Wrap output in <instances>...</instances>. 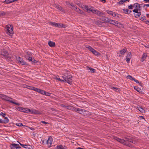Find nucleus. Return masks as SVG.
Returning a JSON list of instances; mask_svg holds the SVG:
<instances>
[{"label":"nucleus","mask_w":149,"mask_h":149,"mask_svg":"<svg viewBox=\"0 0 149 149\" xmlns=\"http://www.w3.org/2000/svg\"><path fill=\"white\" fill-rule=\"evenodd\" d=\"M114 139L122 144L130 147L132 146V145L130 143L134 144L135 143V141H134L130 137H125V138L124 139H121L118 138L117 137L114 136Z\"/></svg>","instance_id":"nucleus-1"},{"label":"nucleus","mask_w":149,"mask_h":149,"mask_svg":"<svg viewBox=\"0 0 149 149\" xmlns=\"http://www.w3.org/2000/svg\"><path fill=\"white\" fill-rule=\"evenodd\" d=\"M0 98L2 100L9 102L11 103L18 106H19L20 105L19 104L14 102L12 101V100L13 99V98L4 94H0Z\"/></svg>","instance_id":"nucleus-2"},{"label":"nucleus","mask_w":149,"mask_h":149,"mask_svg":"<svg viewBox=\"0 0 149 149\" xmlns=\"http://www.w3.org/2000/svg\"><path fill=\"white\" fill-rule=\"evenodd\" d=\"M5 31L6 33L10 36L13 34V27L11 25H7L5 28Z\"/></svg>","instance_id":"nucleus-3"},{"label":"nucleus","mask_w":149,"mask_h":149,"mask_svg":"<svg viewBox=\"0 0 149 149\" xmlns=\"http://www.w3.org/2000/svg\"><path fill=\"white\" fill-rule=\"evenodd\" d=\"M62 77L64 79L62 80L63 82H67L70 84H72V76L71 75H68L65 76L64 75V76H62Z\"/></svg>","instance_id":"nucleus-4"},{"label":"nucleus","mask_w":149,"mask_h":149,"mask_svg":"<svg viewBox=\"0 0 149 149\" xmlns=\"http://www.w3.org/2000/svg\"><path fill=\"white\" fill-rule=\"evenodd\" d=\"M1 54L2 57H5L8 60H10L11 59V58L9 55L8 52L5 50H3L1 52Z\"/></svg>","instance_id":"nucleus-5"},{"label":"nucleus","mask_w":149,"mask_h":149,"mask_svg":"<svg viewBox=\"0 0 149 149\" xmlns=\"http://www.w3.org/2000/svg\"><path fill=\"white\" fill-rule=\"evenodd\" d=\"M50 23H51V24L52 25H53L54 26L57 27L59 28H65L66 27V26L62 24L52 22H51Z\"/></svg>","instance_id":"nucleus-6"},{"label":"nucleus","mask_w":149,"mask_h":149,"mask_svg":"<svg viewBox=\"0 0 149 149\" xmlns=\"http://www.w3.org/2000/svg\"><path fill=\"white\" fill-rule=\"evenodd\" d=\"M107 19V20L104 19V20H103L104 22H108L110 23L111 24H114V25H116L115 24H116V23L117 24H119L120 22H119L117 21H116V22L115 21H114L113 20H112V19Z\"/></svg>","instance_id":"nucleus-7"},{"label":"nucleus","mask_w":149,"mask_h":149,"mask_svg":"<svg viewBox=\"0 0 149 149\" xmlns=\"http://www.w3.org/2000/svg\"><path fill=\"white\" fill-rule=\"evenodd\" d=\"M133 6L134 7H135V8L132 11L133 12L135 13H137V10H140V6L139 4L137 3H134L133 4Z\"/></svg>","instance_id":"nucleus-8"},{"label":"nucleus","mask_w":149,"mask_h":149,"mask_svg":"<svg viewBox=\"0 0 149 149\" xmlns=\"http://www.w3.org/2000/svg\"><path fill=\"white\" fill-rule=\"evenodd\" d=\"M52 141L53 139L51 136H49L48 139L46 141V143L48 145V146L49 148L51 147Z\"/></svg>","instance_id":"nucleus-9"},{"label":"nucleus","mask_w":149,"mask_h":149,"mask_svg":"<svg viewBox=\"0 0 149 149\" xmlns=\"http://www.w3.org/2000/svg\"><path fill=\"white\" fill-rule=\"evenodd\" d=\"M17 109L19 111L26 113H28V112L30 111L29 109L23 107H18Z\"/></svg>","instance_id":"nucleus-10"},{"label":"nucleus","mask_w":149,"mask_h":149,"mask_svg":"<svg viewBox=\"0 0 149 149\" xmlns=\"http://www.w3.org/2000/svg\"><path fill=\"white\" fill-rule=\"evenodd\" d=\"M54 7L57 8L60 11H61L63 13H65L64 10L60 5L58 4H54L53 5Z\"/></svg>","instance_id":"nucleus-11"},{"label":"nucleus","mask_w":149,"mask_h":149,"mask_svg":"<svg viewBox=\"0 0 149 149\" xmlns=\"http://www.w3.org/2000/svg\"><path fill=\"white\" fill-rule=\"evenodd\" d=\"M106 11L108 14L111 15L114 17H116L117 18L119 17L118 16V13H116L115 12H114L112 11L109 10H107Z\"/></svg>","instance_id":"nucleus-12"},{"label":"nucleus","mask_w":149,"mask_h":149,"mask_svg":"<svg viewBox=\"0 0 149 149\" xmlns=\"http://www.w3.org/2000/svg\"><path fill=\"white\" fill-rule=\"evenodd\" d=\"M10 147L11 149H17L21 148L18 144L15 143H12L10 144Z\"/></svg>","instance_id":"nucleus-13"},{"label":"nucleus","mask_w":149,"mask_h":149,"mask_svg":"<svg viewBox=\"0 0 149 149\" xmlns=\"http://www.w3.org/2000/svg\"><path fill=\"white\" fill-rule=\"evenodd\" d=\"M30 111L28 112V113L30 112L31 114H41L40 112L38 111L37 110L35 109H29Z\"/></svg>","instance_id":"nucleus-14"},{"label":"nucleus","mask_w":149,"mask_h":149,"mask_svg":"<svg viewBox=\"0 0 149 149\" xmlns=\"http://www.w3.org/2000/svg\"><path fill=\"white\" fill-rule=\"evenodd\" d=\"M72 9L79 14L83 15H85V13L83 11L79 9V8H77V6H76L74 8H72Z\"/></svg>","instance_id":"nucleus-15"},{"label":"nucleus","mask_w":149,"mask_h":149,"mask_svg":"<svg viewBox=\"0 0 149 149\" xmlns=\"http://www.w3.org/2000/svg\"><path fill=\"white\" fill-rule=\"evenodd\" d=\"M77 110L78 111V113L83 115H85V112H88L87 111L84 110L83 109H77Z\"/></svg>","instance_id":"nucleus-16"},{"label":"nucleus","mask_w":149,"mask_h":149,"mask_svg":"<svg viewBox=\"0 0 149 149\" xmlns=\"http://www.w3.org/2000/svg\"><path fill=\"white\" fill-rule=\"evenodd\" d=\"M56 149H67V147L65 146L62 145H59L57 146L56 148Z\"/></svg>","instance_id":"nucleus-17"},{"label":"nucleus","mask_w":149,"mask_h":149,"mask_svg":"<svg viewBox=\"0 0 149 149\" xmlns=\"http://www.w3.org/2000/svg\"><path fill=\"white\" fill-rule=\"evenodd\" d=\"M4 117L5 118L4 120H1V121H0V123H4L6 124L8 123L9 122V120L7 117H5V116Z\"/></svg>","instance_id":"nucleus-18"},{"label":"nucleus","mask_w":149,"mask_h":149,"mask_svg":"<svg viewBox=\"0 0 149 149\" xmlns=\"http://www.w3.org/2000/svg\"><path fill=\"white\" fill-rule=\"evenodd\" d=\"M48 44L50 47H54L55 46V43L51 41L48 42Z\"/></svg>","instance_id":"nucleus-19"},{"label":"nucleus","mask_w":149,"mask_h":149,"mask_svg":"<svg viewBox=\"0 0 149 149\" xmlns=\"http://www.w3.org/2000/svg\"><path fill=\"white\" fill-rule=\"evenodd\" d=\"M20 145L22 146L23 147L25 148H28L29 149H30V145H26L22 144L21 143H19Z\"/></svg>","instance_id":"nucleus-20"},{"label":"nucleus","mask_w":149,"mask_h":149,"mask_svg":"<svg viewBox=\"0 0 149 149\" xmlns=\"http://www.w3.org/2000/svg\"><path fill=\"white\" fill-rule=\"evenodd\" d=\"M84 8L88 13L90 12V11L92 12V11L93 10L91 8H88V6H84Z\"/></svg>","instance_id":"nucleus-21"},{"label":"nucleus","mask_w":149,"mask_h":149,"mask_svg":"<svg viewBox=\"0 0 149 149\" xmlns=\"http://www.w3.org/2000/svg\"><path fill=\"white\" fill-rule=\"evenodd\" d=\"M147 56V54L144 53H143V55L142 56V58H141V61L142 62H143L145 60Z\"/></svg>","instance_id":"nucleus-22"},{"label":"nucleus","mask_w":149,"mask_h":149,"mask_svg":"<svg viewBox=\"0 0 149 149\" xmlns=\"http://www.w3.org/2000/svg\"><path fill=\"white\" fill-rule=\"evenodd\" d=\"M34 89H34V91L42 94V92H43V90L37 88Z\"/></svg>","instance_id":"nucleus-23"},{"label":"nucleus","mask_w":149,"mask_h":149,"mask_svg":"<svg viewBox=\"0 0 149 149\" xmlns=\"http://www.w3.org/2000/svg\"><path fill=\"white\" fill-rule=\"evenodd\" d=\"M86 69L87 70H90L91 72H94L95 71V69L89 66L86 67Z\"/></svg>","instance_id":"nucleus-24"},{"label":"nucleus","mask_w":149,"mask_h":149,"mask_svg":"<svg viewBox=\"0 0 149 149\" xmlns=\"http://www.w3.org/2000/svg\"><path fill=\"white\" fill-rule=\"evenodd\" d=\"M96 14L98 16H101L102 15H104V14L102 13H101L100 11L97 10Z\"/></svg>","instance_id":"nucleus-25"},{"label":"nucleus","mask_w":149,"mask_h":149,"mask_svg":"<svg viewBox=\"0 0 149 149\" xmlns=\"http://www.w3.org/2000/svg\"><path fill=\"white\" fill-rule=\"evenodd\" d=\"M137 10V13H136V14L134 13V16L137 18H138L141 14V13L140 12H139Z\"/></svg>","instance_id":"nucleus-26"},{"label":"nucleus","mask_w":149,"mask_h":149,"mask_svg":"<svg viewBox=\"0 0 149 149\" xmlns=\"http://www.w3.org/2000/svg\"><path fill=\"white\" fill-rule=\"evenodd\" d=\"M124 13L125 14L130 13L132 12L131 10H129L128 9H123Z\"/></svg>","instance_id":"nucleus-27"},{"label":"nucleus","mask_w":149,"mask_h":149,"mask_svg":"<svg viewBox=\"0 0 149 149\" xmlns=\"http://www.w3.org/2000/svg\"><path fill=\"white\" fill-rule=\"evenodd\" d=\"M42 94L47 96H50L51 95L50 93H49L43 90Z\"/></svg>","instance_id":"nucleus-28"},{"label":"nucleus","mask_w":149,"mask_h":149,"mask_svg":"<svg viewBox=\"0 0 149 149\" xmlns=\"http://www.w3.org/2000/svg\"><path fill=\"white\" fill-rule=\"evenodd\" d=\"M66 109L72 111L75 109V107L71 106H67V107H66Z\"/></svg>","instance_id":"nucleus-29"},{"label":"nucleus","mask_w":149,"mask_h":149,"mask_svg":"<svg viewBox=\"0 0 149 149\" xmlns=\"http://www.w3.org/2000/svg\"><path fill=\"white\" fill-rule=\"evenodd\" d=\"M126 51L127 49H125L120 50V54L123 55L125 54V53L126 52Z\"/></svg>","instance_id":"nucleus-30"},{"label":"nucleus","mask_w":149,"mask_h":149,"mask_svg":"<svg viewBox=\"0 0 149 149\" xmlns=\"http://www.w3.org/2000/svg\"><path fill=\"white\" fill-rule=\"evenodd\" d=\"M93 53L95 55H99L100 54L99 53L97 52L96 50H94L93 51Z\"/></svg>","instance_id":"nucleus-31"},{"label":"nucleus","mask_w":149,"mask_h":149,"mask_svg":"<svg viewBox=\"0 0 149 149\" xmlns=\"http://www.w3.org/2000/svg\"><path fill=\"white\" fill-rule=\"evenodd\" d=\"M126 1V0H121L120 1L117 3L118 4L121 5L123 4L124 2Z\"/></svg>","instance_id":"nucleus-32"},{"label":"nucleus","mask_w":149,"mask_h":149,"mask_svg":"<svg viewBox=\"0 0 149 149\" xmlns=\"http://www.w3.org/2000/svg\"><path fill=\"white\" fill-rule=\"evenodd\" d=\"M134 89L136 90V91L139 92H140L141 91V89L139 88L134 86Z\"/></svg>","instance_id":"nucleus-33"},{"label":"nucleus","mask_w":149,"mask_h":149,"mask_svg":"<svg viewBox=\"0 0 149 149\" xmlns=\"http://www.w3.org/2000/svg\"><path fill=\"white\" fill-rule=\"evenodd\" d=\"M126 78L127 79H129L130 80H133V79H134V78L132 77V76L130 75H128L127 76Z\"/></svg>","instance_id":"nucleus-34"},{"label":"nucleus","mask_w":149,"mask_h":149,"mask_svg":"<svg viewBox=\"0 0 149 149\" xmlns=\"http://www.w3.org/2000/svg\"><path fill=\"white\" fill-rule=\"evenodd\" d=\"M112 89H114L116 90H115V91H116L117 92H119L120 91V88H117L116 87H112Z\"/></svg>","instance_id":"nucleus-35"},{"label":"nucleus","mask_w":149,"mask_h":149,"mask_svg":"<svg viewBox=\"0 0 149 149\" xmlns=\"http://www.w3.org/2000/svg\"><path fill=\"white\" fill-rule=\"evenodd\" d=\"M20 63H21L22 65H27V63L25 62L24 60H23L20 62Z\"/></svg>","instance_id":"nucleus-36"},{"label":"nucleus","mask_w":149,"mask_h":149,"mask_svg":"<svg viewBox=\"0 0 149 149\" xmlns=\"http://www.w3.org/2000/svg\"><path fill=\"white\" fill-rule=\"evenodd\" d=\"M17 59V61H19L20 63L23 59L22 58L19 56L18 57Z\"/></svg>","instance_id":"nucleus-37"},{"label":"nucleus","mask_w":149,"mask_h":149,"mask_svg":"<svg viewBox=\"0 0 149 149\" xmlns=\"http://www.w3.org/2000/svg\"><path fill=\"white\" fill-rule=\"evenodd\" d=\"M3 3H4L8 4L11 3L9 0H5V1H3Z\"/></svg>","instance_id":"nucleus-38"},{"label":"nucleus","mask_w":149,"mask_h":149,"mask_svg":"<svg viewBox=\"0 0 149 149\" xmlns=\"http://www.w3.org/2000/svg\"><path fill=\"white\" fill-rule=\"evenodd\" d=\"M88 48L89 50L93 53V51L94 50V49L91 46H89L88 47Z\"/></svg>","instance_id":"nucleus-39"},{"label":"nucleus","mask_w":149,"mask_h":149,"mask_svg":"<svg viewBox=\"0 0 149 149\" xmlns=\"http://www.w3.org/2000/svg\"><path fill=\"white\" fill-rule=\"evenodd\" d=\"M88 48L89 50L93 53V51L94 50V49L91 46H89L88 47Z\"/></svg>","instance_id":"nucleus-40"},{"label":"nucleus","mask_w":149,"mask_h":149,"mask_svg":"<svg viewBox=\"0 0 149 149\" xmlns=\"http://www.w3.org/2000/svg\"><path fill=\"white\" fill-rule=\"evenodd\" d=\"M131 56H132V55H131V53L129 52L128 53L127 55L126 56V57L129 58H131Z\"/></svg>","instance_id":"nucleus-41"},{"label":"nucleus","mask_w":149,"mask_h":149,"mask_svg":"<svg viewBox=\"0 0 149 149\" xmlns=\"http://www.w3.org/2000/svg\"><path fill=\"white\" fill-rule=\"evenodd\" d=\"M133 80H134L136 83H138L139 85H141V83L139 82L138 80L136 79L135 78H134V79H133Z\"/></svg>","instance_id":"nucleus-42"},{"label":"nucleus","mask_w":149,"mask_h":149,"mask_svg":"<svg viewBox=\"0 0 149 149\" xmlns=\"http://www.w3.org/2000/svg\"><path fill=\"white\" fill-rule=\"evenodd\" d=\"M16 125L19 127H22L23 126V124L21 123H16Z\"/></svg>","instance_id":"nucleus-43"},{"label":"nucleus","mask_w":149,"mask_h":149,"mask_svg":"<svg viewBox=\"0 0 149 149\" xmlns=\"http://www.w3.org/2000/svg\"><path fill=\"white\" fill-rule=\"evenodd\" d=\"M6 14V13L2 11L1 12H0V16H3L4 15H5Z\"/></svg>","instance_id":"nucleus-44"},{"label":"nucleus","mask_w":149,"mask_h":149,"mask_svg":"<svg viewBox=\"0 0 149 149\" xmlns=\"http://www.w3.org/2000/svg\"><path fill=\"white\" fill-rule=\"evenodd\" d=\"M139 110L141 113H143L144 111V109L141 108H139Z\"/></svg>","instance_id":"nucleus-45"},{"label":"nucleus","mask_w":149,"mask_h":149,"mask_svg":"<svg viewBox=\"0 0 149 149\" xmlns=\"http://www.w3.org/2000/svg\"><path fill=\"white\" fill-rule=\"evenodd\" d=\"M130 60V58H126V61L127 63H129Z\"/></svg>","instance_id":"nucleus-46"},{"label":"nucleus","mask_w":149,"mask_h":149,"mask_svg":"<svg viewBox=\"0 0 149 149\" xmlns=\"http://www.w3.org/2000/svg\"><path fill=\"white\" fill-rule=\"evenodd\" d=\"M70 5L71 6L72 8L70 7L72 9V8H74L76 7V6H74L73 4L72 3H71L70 4Z\"/></svg>","instance_id":"nucleus-47"},{"label":"nucleus","mask_w":149,"mask_h":149,"mask_svg":"<svg viewBox=\"0 0 149 149\" xmlns=\"http://www.w3.org/2000/svg\"><path fill=\"white\" fill-rule=\"evenodd\" d=\"M133 7H134L133 5H132L131 4L128 7V8L129 9H132Z\"/></svg>","instance_id":"nucleus-48"},{"label":"nucleus","mask_w":149,"mask_h":149,"mask_svg":"<svg viewBox=\"0 0 149 149\" xmlns=\"http://www.w3.org/2000/svg\"><path fill=\"white\" fill-rule=\"evenodd\" d=\"M146 19V17L145 16H144L143 17H142L140 19L142 21H143L144 20H145Z\"/></svg>","instance_id":"nucleus-49"},{"label":"nucleus","mask_w":149,"mask_h":149,"mask_svg":"<svg viewBox=\"0 0 149 149\" xmlns=\"http://www.w3.org/2000/svg\"><path fill=\"white\" fill-rule=\"evenodd\" d=\"M0 115L2 116L3 117H5V116L6 115V114L5 113H3V112H1L0 113Z\"/></svg>","instance_id":"nucleus-50"},{"label":"nucleus","mask_w":149,"mask_h":149,"mask_svg":"<svg viewBox=\"0 0 149 149\" xmlns=\"http://www.w3.org/2000/svg\"><path fill=\"white\" fill-rule=\"evenodd\" d=\"M31 62L33 63H37V61L34 59H32V60Z\"/></svg>","instance_id":"nucleus-51"},{"label":"nucleus","mask_w":149,"mask_h":149,"mask_svg":"<svg viewBox=\"0 0 149 149\" xmlns=\"http://www.w3.org/2000/svg\"><path fill=\"white\" fill-rule=\"evenodd\" d=\"M32 59L33 58L29 56V57L28 58V59L30 61H31L32 60Z\"/></svg>","instance_id":"nucleus-52"},{"label":"nucleus","mask_w":149,"mask_h":149,"mask_svg":"<svg viewBox=\"0 0 149 149\" xmlns=\"http://www.w3.org/2000/svg\"><path fill=\"white\" fill-rule=\"evenodd\" d=\"M97 10H93L92 11V12L94 14H96V12Z\"/></svg>","instance_id":"nucleus-53"},{"label":"nucleus","mask_w":149,"mask_h":149,"mask_svg":"<svg viewBox=\"0 0 149 149\" xmlns=\"http://www.w3.org/2000/svg\"><path fill=\"white\" fill-rule=\"evenodd\" d=\"M56 79L57 80H58L59 81H61L63 82L62 81L63 80L59 78L56 77Z\"/></svg>","instance_id":"nucleus-54"},{"label":"nucleus","mask_w":149,"mask_h":149,"mask_svg":"<svg viewBox=\"0 0 149 149\" xmlns=\"http://www.w3.org/2000/svg\"><path fill=\"white\" fill-rule=\"evenodd\" d=\"M145 22L146 24L149 25V19L145 21Z\"/></svg>","instance_id":"nucleus-55"},{"label":"nucleus","mask_w":149,"mask_h":149,"mask_svg":"<svg viewBox=\"0 0 149 149\" xmlns=\"http://www.w3.org/2000/svg\"><path fill=\"white\" fill-rule=\"evenodd\" d=\"M41 122L42 123H43V124H47L49 123H48L47 122H45V121H41Z\"/></svg>","instance_id":"nucleus-56"},{"label":"nucleus","mask_w":149,"mask_h":149,"mask_svg":"<svg viewBox=\"0 0 149 149\" xmlns=\"http://www.w3.org/2000/svg\"><path fill=\"white\" fill-rule=\"evenodd\" d=\"M46 140H43L42 141V144L43 145L46 144Z\"/></svg>","instance_id":"nucleus-57"},{"label":"nucleus","mask_w":149,"mask_h":149,"mask_svg":"<svg viewBox=\"0 0 149 149\" xmlns=\"http://www.w3.org/2000/svg\"><path fill=\"white\" fill-rule=\"evenodd\" d=\"M61 106L62 107H65L66 108V107H67V106H65L63 104H61Z\"/></svg>","instance_id":"nucleus-58"},{"label":"nucleus","mask_w":149,"mask_h":149,"mask_svg":"<svg viewBox=\"0 0 149 149\" xmlns=\"http://www.w3.org/2000/svg\"><path fill=\"white\" fill-rule=\"evenodd\" d=\"M35 88L33 87H30L29 89L34 91V88Z\"/></svg>","instance_id":"nucleus-59"},{"label":"nucleus","mask_w":149,"mask_h":149,"mask_svg":"<svg viewBox=\"0 0 149 149\" xmlns=\"http://www.w3.org/2000/svg\"><path fill=\"white\" fill-rule=\"evenodd\" d=\"M75 109H74V110H73V111H76V112H78V111H77V109H79V108H75Z\"/></svg>","instance_id":"nucleus-60"},{"label":"nucleus","mask_w":149,"mask_h":149,"mask_svg":"<svg viewBox=\"0 0 149 149\" xmlns=\"http://www.w3.org/2000/svg\"><path fill=\"white\" fill-rule=\"evenodd\" d=\"M145 6H146L147 7H149V4H145L143 6V7H144Z\"/></svg>","instance_id":"nucleus-61"},{"label":"nucleus","mask_w":149,"mask_h":149,"mask_svg":"<svg viewBox=\"0 0 149 149\" xmlns=\"http://www.w3.org/2000/svg\"><path fill=\"white\" fill-rule=\"evenodd\" d=\"M30 128L31 129V130H35V129L33 127H30Z\"/></svg>","instance_id":"nucleus-62"},{"label":"nucleus","mask_w":149,"mask_h":149,"mask_svg":"<svg viewBox=\"0 0 149 149\" xmlns=\"http://www.w3.org/2000/svg\"><path fill=\"white\" fill-rule=\"evenodd\" d=\"M144 46L146 48H149V45H147V46L144 45Z\"/></svg>","instance_id":"nucleus-63"},{"label":"nucleus","mask_w":149,"mask_h":149,"mask_svg":"<svg viewBox=\"0 0 149 149\" xmlns=\"http://www.w3.org/2000/svg\"><path fill=\"white\" fill-rule=\"evenodd\" d=\"M143 1L146 2H149V0H143Z\"/></svg>","instance_id":"nucleus-64"}]
</instances>
